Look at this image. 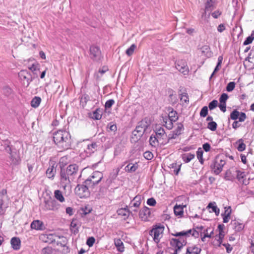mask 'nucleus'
<instances>
[{
  "mask_svg": "<svg viewBox=\"0 0 254 254\" xmlns=\"http://www.w3.org/2000/svg\"><path fill=\"white\" fill-rule=\"evenodd\" d=\"M78 172V166L75 164H71L65 168L61 167L60 181L65 187L72 182L77 177Z\"/></svg>",
  "mask_w": 254,
  "mask_h": 254,
  "instance_id": "obj_1",
  "label": "nucleus"
},
{
  "mask_svg": "<svg viewBox=\"0 0 254 254\" xmlns=\"http://www.w3.org/2000/svg\"><path fill=\"white\" fill-rule=\"evenodd\" d=\"M53 140L60 148L66 150L71 145V136L69 132L65 130H59L53 134Z\"/></svg>",
  "mask_w": 254,
  "mask_h": 254,
  "instance_id": "obj_2",
  "label": "nucleus"
},
{
  "mask_svg": "<svg viewBox=\"0 0 254 254\" xmlns=\"http://www.w3.org/2000/svg\"><path fill=\"white\" fill-rule=\"evenodd\" d=\"M150 122L147 118H145L139 122L135 129L132 132L131 141H135L139 139L150 126Z\"/></svg>",
  "mask_w": 254,
  "mask_h": 254,
  "instance_id": "obj_3",
  "label": "nucleus"
},
{
  "mask_svg": "<svg viewBox=\"0 0 254 254\" xmlns=\"http://www.w3.org/2000/svg\"><path fill=\"white\" fill-rule=\"evenodd\" d=\"M103 178V175L101 172L95 171L85 180V184L93 188L101 181Z\"/></svg>",
  "mask_w": 254,
  "mask_h": 254,
  "instance_id": "obj_4",
  "label": "nucleus"
},
{
  "mask_svg": "<svg viewBox=\"0 0 254 254\" xmlns=\"http://www.w3.org/2000/svg\"><path fill=\"white\" fill-rule=\"evenodd\" d=\"M92 188L90 187L88 185L85 184V181L82 184L78 185L75 188V192L77 195L80 198H86L90 195L89 189Z\"/></svg>",
  "mask_w": 254,
  "mask_h": 254,
  "instance_id": "obj_5",
  "label": "nucleus"
},
{
  "mask_svg": "<svg viewBox=\"0 0 254 254\" xmlns=\"http://www.w3.org/2000/svg\"><path fill=\"white\" fill-rule=\"evenodd\" d=\"M18 76L23 85L26 87H28L32 81V75L27 70H21L19 72Z\"/></svg>",
  "mask_w": 254,
  "mask_h": 254,
  "instance_id": "obj_6",
  "label": "nucleus"
},
{
  "mask_svg": "<svg viewBox=\"0 0 254 254\" xmlns=\"http://www.w3.org/2000/svg\"><path fill=\"white\" fill-rule=\"evenodd\" d=\"M44 202V205L43 209L45 211H56L59 209L60 206V204L55 199L51 197L48 199H45Z\"/></svg>",
  "mask_w": 254,
  "mask_h": 254,
  "instance_id": "obj_7",
  "label": "nucleus"
},
{
  "mask_svg": "<svg viewBox=\"0 0 254 254\" xmlns=\"http://www.w3.org/2000/svg\"><path fill=\"white\" fill-rule=\"evenodd\" d=\"M163 230V227H157L149 231V235L153 237V239L156 243L158 244L160 242Z\"/></svg>",
  "mask_w": 254,
  "mask_h": 254,
  "instance_id": "obj_8",
  "label": "nucleus"
},
{
  "mask_svg": "<svg viewBox=\"0 0 254 254\" xmlns=\"http://www.w3.org/2000/svg\"><path fill=\"white\" fill-rule=\"evenodd\" d=\"M90 58L94 61H99L101 57V52L100 48L98 46L92 45L90 46L89 49Z\"/></svg>",
  "mask_w": 254,
  "mask_h": 254,
  "instance_id": "obj_9",
  "label": "nucleus"
},
{
  "mask_svg": "<svg viewBox=\"0 0 254 254\" xmlns=\"http://www.w3.org/2000/svg\"><path fill=\"white\" fill-rule=\"evenodd\" d=\"M225 163L226 162L225 160L222 159L218 160V159H216V160L214 161L212 164H211L210 167L211 169L213 171L214 173L217 175H219L222 171L223 167Z\"/></svg>",
  "mask_w": 254,
  "mask_h": 254,
  "instance_id": "obj_10",
  "label": "nucleus"
},
{
  "mask_svg": "<svg viewBox=\"0 0 254 254\" xmlns=\"http://www.w3.org/2000/svg\"><path fill=\"white\" fill-rule=\"evenodd\" d=\"M175 67L180 72L184 75L189 73V69L187 62L183 60H178L175 63Z\"/></svg>",
  "mask_w": 254,
  "mask_h": 254,
  "instance_id": "obj_11",
  "label": "nucleus"
},
{
  "mask_svg": "<svg viewBox=\"0 0 254 254\" xmlns=\"http://www.w3.org/2000/svg\"><path fill=\"white\" fill-rule=\"evenodd\" d=\"M216 0H204L205 9L204 12L202 14V17L206 15V12L207 11H211L216 8Z\"/></svg>",
  "mask_w": 254,
  "mask_h": 254,
  "instance_id": "obj_12",
  "label": "nucleus"
},
{
  "mask_svg": "<svg viewBox=\"0 0 254 254\" xmlns=\"http://www.w3.org/2000/svg\"><path fill=\"white\" fill-rule=\"evenodd\" d=\"M230 118L233 120H236L239 119L240 122H244L247 118L246 115L244 112L240 113L237 110L233 111L230 114Z\"/></svg>",
  "mask_w": 254,
  "mask_h": 254,
  "instance_id": "obj_13",
  "label": "nucleus"
},
{
  "mask_svg": "<svg viewBox=\"0 0 254 254\" xmlns=\"http://www.w3.org/2000/svg\"><path fill=\"white\" fill-rule=\"evenodd\" d=\"M186 240L182 238L179 239L172 238L170 241L171 245L175 247V249L178 250H181L184 246L186 245Z\"/></svg>",
  "mask_w": 254,
  "mask_h": 254,
  "instance_id": "obj_14",
  "label": "nucleus"
},
{
  "mask_svg": "<svg viewBox=\"0 0 254 254\" xmlns=\"http://www.w3.org/2000/svg\"><path fill=\"white\" fill-rule=\"evenodd\" d=\"M57 164L52 163L47 169L46 174L47 177L51 179H54L57 172Z\"/></svg>",
  "mask_w": 254,
  "mask_h": 254,
  "instance_id": "obj_15",
  "label": "nucleus"
},
{
  "mask_svg": "<svg viewBox=\"0 0 254 254\" xmlns=\"http://www.w3.org/2000/svg\"><path fill=\"white\" fill-rule=\"evenodd\" d=\"M150 215V209L144 206L143 208H142L139 213V216L140 218L144 221H147L148 220V218Z\"/></svg>",
  "mask_w": 254,
  "mask_h": 254,
  "instance_id": "obj_16",
  "label": "nucleus"
},
{
  "mask_svg": "<svg viewBox=\"0 0 254 254\" xmlns=\"http://www.w3.org/2000/svg\"><path fill=\"white\" fill-rule=\"evenodd\" d=\"M99 148V145L97 142H92L87 145L86 149L85 150L86 153L89 155L94 153Z\"/></svg>",
  "mask_w": 254,
  "mask_h": 254,
  "instance_id": "obj_17",
  "label": "nucleus"
},
{
  "mask_svg": "<svg viewBox=\"0 0 254 254\" xmlns=\"http://www.w3.org/2000/svg\"><path fill=\"white\" fill-rule=\"evenodd\" d=\"M55 236L53 234H43L40 236V239L45 243L52 244L55 242Z\"/></svg>",
  "mask_w": 254,
  "mask_h": 254,
  "instance_id": "obj_18",
  "label": "nucleus"
},
{
  "mask_svg": "<svg viewBox=\"0 0 254 254\" xmlns=\"http://www.w3.org/2000/svg\"><path fill=\"white\" fill-rule=\"evenodd\" d=\"M0 203L5 204V206H8L9 198L7 195V191L5 189L0 191Z\"/></svg>",
  "mask_w": 254,
  "mask_h": 254,
  "instance_id": "obj_19",
  "label": "nucleus"
},
{
  "mask_svg": "<svg viewBox=\"0 0 254 254\" xmlns=\"http://www.w3.org/2000/svg\"><path fill=\"white\" fill-rule=\"evenodd\" d=\"M117 213L119 216H120L121 217L123 220H126L129 216L130 214V211L127 208H122L119 209Z\"/></svg>",
  "mask_w": 254,
  "mask_h": 254,
  "instance_id": "obj_20",
  "label": "nucleus"
},
{
  "mask_svg": "<svg viewBox=\"0 0 254 254\" xmlns=\"http://www.w3.org/2000/svg\"><path fill=\"white\" fill-rule=\"evenodd\" d=\"M11 247L14 250L17 251L20 249L21 241L18 237H13L10 240Z\"/></svg>",
  "mask_w": 254,
  "mask_h": 254,
  "instance_id": "obj_21",
  "label": "nucleus"
},
{
  "mask_svg": "<svg viewBox=\"0 0 254 254\" xmlns=\"http://www.w3.org/2000/svg\"><path fill=\"white\" fill-rule=\"evenodd\" d=\"M225 226L223 224H219L218 226V229L219 230L218 239L217 240L219 243V246H220L223 242V240L225 236V232L223 230Z\"/></svg>",
  "mask_w": 254,
  "mask_h": 254,
  "instance_id": "obj_22",
  "label": "nucleus"
},
{
  "mask_svg": "<svg viewBox=\"0 0 254 254\" xmlns=\"http://www.w3.org/2000/svg\"><path fill=\"white\" fill-rule=\"evenodd\" d=\"M155 135L161 141H165L164 140V138L167 136V135L165 134L163 128L159 127L158 128H156Z\"/></svg>",
  "mask_w": 254,
  "mask_h": 254,
  "instance_id": "obj_23",
  "label": "nucleus"
},
{
  "mask_svg": "<svg viewBox=\"0 0 254 254\" xmlns=\"http://www.w3.org/2000/svg\"><path fill=\"white\" fill-rule=\"evenodd\" d=\"M30 226L31 229L37 230H42L44 228L43 223L38 220L33 221Z\"/></svg>",
  "mask_w": 254,
  "mask_h": 254,
  "instance_id": "obj_24",
  "label": "nucleus"
},
{
  "mask_svg": "<svg viewBox=\"0 0 254 254\" xmlns=\"http://www.w3.org/2000/svg\"><path fill=\"white\" fill-rule=\"evenodd\" d=\"M150 144L154 147L158 145L159 143L165 144L164 141L160 140L155 135H151L149 138Z\"/></svg>",
  "mask_w": 254,
  "mask_h": 254,
  "instance_id": "obj_25",
  "label": "nucleus"
},
{
  "mask_svg": "<svg viewBox=\"0 0 254 254\" xmlns=\"http://www.w3.org/2000/svg\"><path fill=\"white\" fill-rule=\"evenodd\" d=\"M141 203V196L137 195L134 197L133 200L129 203V206L130 208L132 207L137 208L139 207Z\"/></svg>",
  "mask_w": 254,
  "mask_h": 254,
  "instance_id": "obj_26",
  "label": "nucleus"
},
{
  "mask_svg": "<svg viewBox=\"0 0 254 254\" xmlns=\"http://www.w3.org/2000/svg\"><path fill=\"white\" fill-rule=\"evenodd\" d=\"M231 224L232 225L234 229H235L236 232H240L242 231L244 227V225L243 223L236 220H232L231 221Z\"/></svg>",
  "mask_w": 254,
  "mask_h": 254,
  "instance_id": "obj_27",
  "label": "nucleus"
},
{
  "mask_svg": "<svg viewBox=\"0 0 254 254\" xmlns=\"http://www.w3.org/2000/svg\"><path fill=\"white\" fill-rule=\"evenodd\" d=\"M201 251L200 248L193 246L187 248L186 254H200Z\"/></svg>",
  "mask_w": 254,
  "mask_h": 254,
  "instance_id": "obj_28",
  "label": "nucleus"
},
{
  "mask_svg": "<svg viewBox=\"0 0 254 254\" xmlns=\"http://www.w3.org/2000/svg\"><path fill=\"white\" fill-rule=\"evenodd\" d=\"M186 205L182 206L181 205H176L174 207V213L176 216L182 217L184 214V207Z\"/></svg>",
  "mask_w": 254,
  "mask_h": 254,
  "instance_id": "obj_29",
  "label": "nucleus"
},
{
  "mask_svg": "<svg viewBox=\"0 0 254 254\" xmlns=\"http://www.w3.org/2000/svg\"><path fill=\"white\" fill-rule=\"evenodd\" d=\"M194 154L191 153H185L182 155V159L186 163L190 162L194 158Z\"/></svg>",
  "mask_w": 254,
  "mask_h": 254,
  "instance_id": "obj_30",
  "label": "nucleus"
},
{
  "mask_svg": "<svg viewBox=\"0 0 254 254\" xmlns=\"http://www.w3.org/2000/svg\"><path fill=\"white\" fill-rule=\"evenodd\" d=\"M114 243L118 251L120 252H123L125 251L124 244L121 239H115Z\"/></svg>",
  "mask_w": 254,
  "mask_h": 254,
  "instance_id": "obj_31",
  "label": "nucleus"
},
{
  "mask_svg": "<svg viewBox=\"0 0 254 254\" xmlns=\"http://www.w3.org/2000/svg\"><path fill=\"white\" fill-rule=\"evenodd\" d=\"M41 102V98L40 97L35 96L31 101V106L34 108H36L39 107Z\"/></svg>",
  "mask_w": 254,
  "mask_h": 254,
  "instance_id": "obj_32",
  "label": "nucleus"
},
{
  "mask_svg": "<svg viewBox=\"0 0 254 254\" xmlns=\"http://www.w3.org/2000/svg\"><path fill=\"white\" fill-rule=\"evenodd\" d=\"M207 207L212 209V211L215 213L216 216H218L220 212L219 209L217 207L215 202H210L208 204Z\"/></svg>",
  "mask_w": 254,
  "mask_h": 254,
  "instance_id": "obj_33",
  "label": "nucleus"
},
{
  "mask_svg": "<svg viewBox=\"0 0 254 254\" xmlns=\"http://www.w3.org/2000/svg\"><path fill=\"white\" fill-rule=\"evenodd\" d=\"M138 167L137 163L132 164L129 163L125 167V170L128 172H135Z\"/></svg>",
  "mask_w": 254,
  "mask_h": 254,
  "instance_id": "obj_34",
  "label": "nucleus"
},
{
  "mask_svg": "<svg viewBox=\"0 0 254 254\" xmlns=\"http://www.w3.org/2000/svg\"><path fill=\"white\" fill-rule=\"evenodd\" d=\"M90 100V97L88 95L86 94H83L80 97V104L82 106V107H84L87 104V102Z\"/></svg>",
  "mask_w": 254,
  "mask_h": 254,
  "instance_id": "obj_35",
  "label": "nucleus"
},
{
  "mask_svg": "<svg viewBox=\"0 0 254 254\" xmlns=\"http://www.w3.org/2000/svg\"><path fill=\"white\" fill-rule=\"evenodd\" d=\"M10 160L14 165L18 164L20 162V157L16 153L14 154L12 152L10 154Z\"/></svg>",
  "mask_w": 254,
  "mask_h": 254,
  "instance_id": "obj_36",
  "label": "nucleus"
},
{
  "mask_svg": "<svg viewBox=\"0 0 254 254\" xmlns=\"http://www.w3.org/2000/svg\"><path fill=\"white\" fill-rule=\"evenodd\" d=\"M91 118L94 120H99L102 118V111L100 109L97 108L93 112V116Z\"/></svg>",
  "mask_w": 254,
  "mask_h": 254,
  "instance_id": "obj_37",
  "label": "nucleus"
},
{
  "mask_svg": "<svg viewBox=\"0 0 254 254\" xmlns=\"http://www.w3.org/2000/svg\"><path fill=\"white\" fill-rule=\"evenodd\" d=\"M54 196L55 197L61 202L64 201V198L61 190H55Z\"/></svg>",
  "mask_w": 254,
  "mask_h": 254,
  "instance_id": "obj_38",
  "label": "nucleus"
},
{
  "mask_svg": "<svg viewBox=\"0 0 254 254\" xmlns=\"http://www.w3.org/2000/svg\"><path fill=\"white\" fill-rule=\"evenodd\" d=\"M177 114H178L176 111L172 110L169 112L167 118L171 120L172 121L175 122L178 119Z\"/></svg>",
  "mask_w": 254,
  "mask_h": 254,
  "instance_id": "obj_39",
  "label": "nucleus"
},
{
  "mask_svg": "<svg viewBox=\"0 0 254 254\" xmlns=\"http://www.w3.org/2000/svg\"><path fill=\"white\" fill-rule=\"evenodd\" d=\"M60 239H61L60 241H57V245L58 246H61L62 247H66V244L67 243V240L66 238L64 236L59 237Z\"/></svg>",
  "mask_w": 254,
  "mask_h": 254,
  "instance_id": "obj_40",
  "label": "nucleus"
},
{
  "mask_svg": "<svg viewBox=\"0 0 254 254\" xmlns=\"http://www.w3.org/2000/svg\"><path fill=\"white\" fill-rule=\"evenodd\" d=\"M203 151L202 148L200 147L198 148L196 151V155L197 159L201 164H203Z\"/></svg>",
  "mask_w": 254,
  "mask_h": 254,
  "instance_id": "obj_41",
  "label": "nucleus"
},
{
  "mask_svg": "<svg viewBox=\"0 0 254 254\" xmlns=\"http://www.w3.org/2000/svg\"><path fill=\"white\" fill-rule=\"evenodd\" d=\"M164 126L168 129H171L173 127V122L171 120L167 118L164 119Z\"/></svg>",
  "mask_w": 254,
  "mask_h": 254,
  "instance_id": "obj_42",
  "label": "nucleus"
},
{
  "mask_svg": "<svg viewBox=\"0 0 254 254\" xmlns=\"http://www.w3.org/2000/svg\"><path fill=\"white\" fill-rule=\"evenodd\" d=\"M2 149L5 150L8 154H11L12 152L11 148L10 146L9 143L7 141H5L3 144H1Z\"/></svg>",
  "mask_w": 254,
  "mask_h": 254,
  "instance_id": "obj_43",
  "label": "nucleus"
},
{
  "mask_svg": "<svg viewBox=\"0 0 254 254\" xmlns=\"http://www.w3.org/2000/svg\"><path fill=\"white\" fill-rule=\"evenodd\" d=\"M237 142L239 143L237 147L238 151L242 152L245 150L246 149V144L244 143L243 140L242 139H239Z\"/></svg>",
  "mask_w": 254,
  "mask_h": 254,
  "instance_id": "obj_44",
  "label": "nucleus"
},
{
  "mask_svg": "<svg viewBox=\"0 0 254 254\" xmlns=\"http://www.w3.org/2000/svg\"><path fill=\"white\" fill-rule=\"evenodd\" d=\"M177 136V134L173 131L167 136V140L164 141L165 144L170 143L172 139L176 138Z\"/></svg>",
  "mask_w": 254,
  "mask_h": 254,
  "instance_id": "obj_45",
  "label": "nucleus"
},
{
  "mask_svg": "<svg viewBox=\"0 0 254 254\" xmlns=\"http://www.w3.org/2000/svg\"><path fill=\"white\" fill-rule=\"evenodd\" d=\"M184 129V126L182 123H179L177 127L173 131L175 133L177 134L178 136L180 135L182 131Z\"/></svg>",
  "mask_w": 254,
  "mask_h": 254,
  "instance_id": "obj_46",
  "label": "nucleus"
},
{
  "mask_svg": "<svg viewBox=\"0 0 254 254\" xmlns=\"http://www.w3.org/2000/svg\"><path fill=\"white\" fill-rule=\"evenodd\" d=\"M217 127L216 123L214 121L209 122L207 125V128L212 131L216 130Z\"/></svg>",
  "mask_w": 254,
  "mask_h": 254,
  "instance_id": "obj_47",
  "label": "nucleus"
},
{
  "mask_svg": "<svg viewBox=\"0 0 254 254\" xmlns=\"http://www.w3.org/2000/svg\"><path fill=\"white\" fill-rule=\"evenodd\" d=\"M70 229L74 234H76L78 232V228L77 227L76 222L73 220L70 224Z\"/></svg>",
  "mask_w": 254,
  "mask_h": 254,
  "instance_id": "obj_48",
  "label": "nucleus"
},
{
  "mask_svg": "<svg viewBox=\"0 0 254 254\" xmlns=\"http://www.w3.org/2000/svg\"><path fill=\"white\" fill-rule=\"evenodd\" d=\"M136 48V46L134 44H132L129 48H128L126 52L127 55L130 56L132 55L134 51Z\"/></svg>",
  "mask_w": 254,
  "mask_h": 254,
  "instance_id": "obj_49",
  "label": "nucleus"
},
{
  "mask_svg": "<svg viewBox=\"0 0 254 254\" xmlns=\"http://www.w3.org/2000/svg\"><path fill=\"white\" fill-rule=\"evenodd\" d=\"M224 178L226 180L232 181L234 179V177L231 175L230 170H227L225 173Z\"/></svg>",
  "mask_w": 254,
  "mask_h": 254,
  "instance_id": "obj_50",
  "label": "nucleus"
},
{
  "mask_svg": "<svg viewBox=\"0 0 254 254\" xmlns=\"http://www.w3.org/2000/svg\"><path fill=\"white\" fill-rule=\"evenodd\" d=\"M235 83L233 81L229 82L226 87V90L228 92H231L235 87Z\"/></svg>",
  "mask_w": 254,
  "mask_h": 254,
  "instance_id": "obj_51",
  "label": "nucleus"
},
{
  "mask_svg": "<svg viewBox=\"0 0 254 254\" xmlns=\"http://www.w3.org/2000/svg\"><path fill=\"white\" fill-rule=\"evenodd\" d=\"M218 105V101L216 100H213L209 103L208 107L210 110L215 109Z\"/></svg>",
  "mask_w": 254,
  "mask_h": 254,
  "instance_id": "obj_52",
  "label": "nucleus"
},
{
  "mask_svg": "<svg viewBox=\"0 0 254 254\" xmlns=\"http://www.w3.org/2000/svg\"><path fill=\"white\" fill-rule=\"evenodd\" d=\"M208 114V108L207 106H204L201 110L200 116L201 117H205Z\"/></svg>",
  "mask_w": 254,
  "mask_h": 254,
  "instance_id": "obj_53",
  "label": "nucleus"
},
{
  "mask_svg": "<svg viewBox=\"0 0 254 254\" xmlns=\"http://www.w3.org/2000/svg\"><path fill=\"white\" fill-rule=\"evenodd\" d=\"M115 103V101L113 99H110L107 101L105 103V108L107 109L110 108Z\"/></svg>",
  "mask_w": 254,
  "mask_h": 254,
  "instance_id": "obj_54",
  "label": "nucleus"
},
{
  "mask_svg": "<svg viewBox=\"0 0 254 254\" xmlns=\"http://www.w3.org/2000/svg\"><path fill=\"white\" fill-rule=\"evenodd\" d=\"M228 98V95L226 93H223L219 98V101L221 103H226Z\"/></svg>",
  "mask_w": 254,
  "mask_h": 254,
  "instance_id": "obj_55",
  "label": "nucleus"
},
{
  "mask_svg": "<svg viewBox=\"0 0 254 254\" xmlns=\"http://www.w3.org/2000/svg\"><path fill=\"white\" fill-rule=\"evenodd\" d=\"M236 172H237V178L239 181H240L242 179H244L246 177V175L244 172H242L240 170H237Z\"/></svg>",
  "mask_w": 254,
  "mask_h": 254,
  "instance_id": "obj_56",
  "label": "nucleus"
},
{
  "mask_svg": "<svg viewBox=\"0 0 254 254\" xmlns=\"http://www.w3.org/2000/svg\"><path fill=\"white\" fill-rule=\"evenodd\" d=\"M52 249L50 247H47L42 249L41 254H52Z\"/></svg>",
  "mask_w": 254,
  "mask_h": 254,
  "instance_id": "obj_57",
  "label": "nucleus"
},
{
  "mask_svg": "<svg viewBox=\"0 0 254 254\" xmlns=\"http://www.w3.org/2000/svg\"><path fill=\"white\" fill-rule=\"evenodd\" d=\"M143 156L148 160H151L153 157V154L150 151H146L144 153Z\"/></svg>",
  "mask_w": 254,
  "mask_h": 254,
  "instance_id": "obj_58",
  "label": "nucleus"
},
{
  "mask_svg": "<svg viewBox=\"0 0 254 254\" xmlns=\"http://www.w3.org/2000/svg\"><path fill=\"white\" fill-rule=\"evenodd\" d=\"M180 95L181 101L184 102L185 103H187L189 102V97L187 93H182Z\"/></svg>",
  "mask_w": 254,
  "mask_h": 254,
  "instance_id": "obj_59",
  "label": "nucleus"
},
{
  "mask_svg": "<svg viewBox=\"0 0 254 254\" xmlns=\"http://www.w3.org/2000/svg\"><path fill=\"white\" fill-rule=\"evenodd\" d=\"M95 242V239L94 237H89L86 241V244L89 247H92Z\"/></svg>",
  "mask_w": 254,
  "mask_h": 254,
  "instance_id": "obj_60",
  "label": "nucleus"
},
{
  "mask_svg": "<svg viewBox=\"0 0 254 254\" xmlns=\"http://www.w3.org/2000/svg\"><path fill=\"white\" fill-rule=\"evenodd\" d=\"M8 207V206H5V204H2L0 203V215H3L5 213L6 209Z\"/></svg>",
  "mask_w": 254,
  "mask_h": 254,
  "instance_id": "obj_61",
  "label": "nucleus"
},
{
  "mask_svg": "<svg viewBox=\"0 0 254 254\" xmlns=\"http://www.w3.org/2000/svg\"><path fill=\"white\" fill-rule=\"evenodd\" d=\"M38 64H33L31 66L29 67V69L31 70L34 74H36V71L39 69L38 68Z\"/></svg>",
  "mask_w": 254,
  "mask_h": 254,
  "instance_id": "obj_62",
  "label": "nucleus"
},
{
  "mask_svg": "<svg viewBox=\"0 0 254 254\" xmlns=\"http://www.w3.org/2000/svg\"><path fill=\"white\" fill-rule=\"evenodd\" d=\"M156 203L155 199L153 198H148L147 200V204L150 206H155Z\"/></svg>",
  "mask_w": 254,
  "mask_h": 254,
  "instance_id": "obj_63",
  "label": "nucleus"
},
{
  "mask_svg": "<svg viewBox=\"0 0 254 254\" xmlns=\"http://www.w3.org/2000/svg\"><path fill=\"white\" fill-rule=\"evenodd\" d=\"M222 14L221 11L219 10H217L211 13V15L214 18H217Z\"/></svg>",
  "mask_w": 254,
  "mask_h": 254,
  "instance_id": "obj_64",
  "label": "nucleus"
}]
</instances>
